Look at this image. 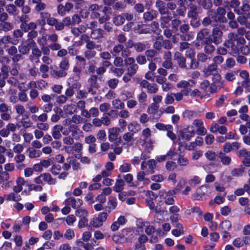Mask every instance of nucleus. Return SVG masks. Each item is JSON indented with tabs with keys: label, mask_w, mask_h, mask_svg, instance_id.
<instances>
[{
	"label": "nucleus",
	"mask_w": 250,
	"mask_h": 250,
	"mask_svg": "<svg viewBox=\"0 0 250 250\" xmlns=\"http://www.w3.org/2000/svg\"><path fill=\"white\" fill-rule=\"evenodd\" d=\"M174 59L176 61L178 66L181 68L187 70L195 69L199 66V62L196 59H192L189 64H186V59L179 52L177 51L174 53Z\"/></svg>",
	"instance_id": "nucleus-1"
},
{
	"label": "nucleus",
	"mask_w": 250,
	"mask_h": 250,
	"mask_svg": "<svg viewBox=\"0 0 250 250\" xmlns=\"http://www.w3.org/2000/svg\"><path fill=\"white\" fill-rule=\"evenodd\" d=\"M235 34L229 33L228 35V39L224 42L223 45L229 49V53L232 55H236L239 52L238 47L235 44Z\"/></svg>",
	"instance_id": "nucleus-2"
},
{
	"label": "nucleus",
	"mask_w": 250,
	"mask_h": 250,
	"mask_svg": "<svg viewBox=\"0 0 250 250\" xmlns=\"http://www.w3.org/2000/svg\"><path fill=\"white\" fill-rule=\"evenodd\" d=\"M156 162L154 159H150L146 161H143L141 165V169L142 170H145L147 166L148 169L146 171L147 174H152L154 173V170L156 167Z\"/></svg>",
	"instance_id": "nucleus-3"
},
{
	"label": "nucleus",
	"mask_w": 250,
	"mask_h": 250,
	"mask_svg": "<svg viewBox=\"0 0 250 250\" xmlns=\"http://www.w3.org/2000/svg\"><path fill=\"white\" fill-rule=\"evenodd\" d=\"M73 7V4L69 2H66L64 5L60 4L57 7V13L61 16H64L66 13H70Z\"/></svg>",
	"instance_id": "nucleus-4"
},
{
	"label": "nucleus",
	"mask_w": 250,
	"mask_h": 250,
	"mask_svg": "<svg viewBox=\"0 0 250 250\" xmlns=\"http://www.w3.org/2000/svg\"><path fill=\"white\" fill-rule=\"evenodd\" d=\"M222 36L223 32L218 27L213 28L211 34L210 35L211 41L216 45L219 44L222 42Z\"/></svg>",
	"instance_id": "nucleus-5"
},
{
	"label": "nucleus",
	"mask_w": 250,
	"mask_h": 250,
	"mask_svg": "<svg viewBox=\"0 0 250 250\" xmlns=\"http://www.w3.org/2000/svg\"><path fill=\"white\" fill-rule=\"evenodd\" d=\"M210 37H207L201 42V45L204 46V51L208 55L211 54L215 50V46L212 44Z\"/></svg>",
	"instance_id": "nucleus-6"
},
{
	"label": "nucleus",
	"mask_w": 250,
	"mask_h": 250,
	"mask_svg": "<svg viewBox=\"0 0 250 250\" xmlns=\"http://www.w3.org/2000/svg\"><path fill=\"white\" fill-rule=\"evenodd\" d=\"M66 206H71L73 208H79L83 204V201L80 199H75L74 197H69L64 201Z\"/></svg>",
	"instance_id": "nucleus-7"
},
{
	"label": "nucleus",
	"mask_w": 250,
	"mask_h": 250,
	"mask_svg": "<svg viewBox=\"0 0 250 250\" xmlns=\"http://www.w3.org/2000/svg\"><path fill=\"white\" fill-rule=\"evenodd\" d=\"M155 6L158 9L161 16L170 15V12L167 7H166L165 3L163 1L157 0L156 1Z\"/></svg>",
	"instance_id": "nucleus-8"
},
{
	"label": "nucleus",
	"mask_w": 250,
	"mask_h": 250,
	"mask_svg": "<svg viewBox=\"0 0 250 250\" xmlns=\"http://www.w3.org/2000/svg\"><path fill=\"white\" fill-rule=\"evenodd\" d=\"M192 124L197 127L196 132L198 135H204L207 133V130L203 125L202 120L195 119L193 120Z\"/></svg>",
	"instance_id": "nucleus-9"
},
{
	"label": "nucleus",
	"mask_w": 250,
	"mask_h": 250,
	"mask_svg": "<svg viewBox=\"0 0 250 250\" xmlns=\"http://www.w3.org/2000/svg\"><path fill=\"white\" fill-rule=\"evenodd\" d=\"M121 129L118 127H114L108 129V140L110 142L116 141L118 137Z\"/></svg>",
	"instance_id": "nucleus-10"
},
{
	"label": "nucleus",
	"mask_w": 250,
	"mask_h": 250,
	"mask_svg": "<svg viewBox=\"0 0 250 250\" xmlns=\"http://www.w3.org/2000/svg\"><path fill=\"white\" fill-rule=\"evenodd\" d=\"M159 195L162 198L165 199V203L167 205H171L174 204V200L173 197H170L172 195L168 193V192H166L165 190H160L159 192Z\"/></svg>",
	"instance_id": "nucleus-11"
},
{
	"label": "nucleus",
	"mask_w": 250,
	"mask_h": 250,
	"mask_svg": "<svg viewBox=\"0 0 250 250\" xmlns=\"http://www.w3.org/2000/svg\"><path fill=\"white\" fill-rule=\"evenodd\" d=\"M63 128V126L61 125H55L52 128L51 134L54 139H60L62 137L61 132Z\"/></svg>",
	"instance_id": "nucleus-12"
},
{
	"label": "nucleus",
	"mask_w": 250,
	"mask_h": 250,
	"mask_svg": "<svg viewBox=\"0 0 250 250\" xmlns=\"http://www.w3.org/2000/svg\"><path fill=\"white\" fill-rule=\"evenodd\" d=\"M100 9V6L97 4H91L88 7V11L90 13V18L92 19H98L100 16V13L98 11Z\"/></svg>",
	"instance_id": "nucleus-13"
},
{
	"label": "nucleus",
	"mask_w": 250,
	"mask_h": 250,
	"mask_svg": "<svg viewBox=\"0 0 250 250\" xmlns=\"http://www.w3.org/2000/svg\"><path fill=\"white\" fill-rule=\"evenodd\" d=\"M158 15L157 11L155 10L151 9L149 11H146L143 14V19L145 21H150L153 19H156Z\"/></svg>",
	"instance_id": "nucleus-14"
},
{
	"label": "nucleus",
	"mask_w": 250,
	"mask_h": 250,
	"mask_svg": "<svg viewBox=\"0 0 250 250\" xmlns=\"http://www.w3.org/2000/svg\"><path fill=\"white\" fill-rule=\"evenodd\" d=\"M125 182L122 179L121 176L119 175L118 179L116 180L114 186L113 187V190L116 192H121L124 189Z\"/></svg>",
	"instance_id": "nucleus-15"
},
{
	"label": "nucleus",
	"mask_w": 250,
	"mask_h": 250,
	"mask_svg": "<svg viewBox=\"0 0 250 250\" xmlns=\"http://www.w3.org/2000/svg\"><path fill=\"white\" fill-rule=\"evenodd\" d=\"M217 67L212 63L209 64L208 67L205 68L203 70L204 75L205 77H208L209 76L218 73L217 72Z\"/></svg>",
	"instance_id": "nucleus-16"
},
{
	"label": "nucleus",
	"mask_w": 250,
	"mask_h": 250,
	"mask_svg": "<svg viewBox=\"0 0 250 250\" xmlns=\"http://www.w3.org/2000/svg\"><path fill=\"white\" fill-rule=\"evenodd\" d=\"M212 83L215 84L219 88H224L225 87V81L222 79V77L219 73L213 75L212 78Z\"/></svg>",
	"instance_id": "nucleus-17"
},
{
	"label": "nucleus",
	"mask_w": 250,
	"mask_h": 250,
	"mask_svg": "<svg viewBox=\"0 0 250 250\" xmlns=\"http://www.w3.org/2000/svg\"><path fill=\"white\" fill-rule=\"evenodd\" d=\"M68 129L71 135L75 138L79 137V135L83 133L78 125L75 124H72L68 126Z\"/></svg>",
	"instance_id": "nucleus-18"
},
{
	"label": "nucleus",
	"mask_w": 250,
	"mask_h": 250,
	"mask_svg": "<svg viewBox=\"0 0 250 250\" xmlns=\"http://www.w3.org/2000/svg\"><path fill=\"white\" fill-rule=\"evenodd\" d=\"M146 174H147L146 171L145 172L144 170L138 172L136 176L137 180L139 182H143V184H149L150 181L149 178L146 177Z\"/></svg>",
	"instance_id": "nucleus-19"
},
{
	"label": "nucleus",
	"mask_w": 250,
	"mask_h": 250,
	"mask_svg": "<svg viewBox=\"0 0 250 250\" xmlns=\"http://www.w3.org/2000/svg\"><path fill=\"white\" fill-rule=\"evenodd\" d=\"M209 30L208 28H203L200 30L197 33L196 36V40L198 41H203L204 40L209 36Z\"/></svg>",
	"instance_id": "nucleus-20"
},
{
	"label": "nucleus",
	"mask_w": 250,
	"mask_h": 250,
	"mask_svg": "<svg viewBox=\"0 0 250 250\" xmlns=\"http://www.w3.org/2000/svg\"><path fill=\"white\" fill-rule=\"evenodd\" d=\"M189 10L188 12V16L189 18L195 19L198 15V10L199 7H197L196 5L193 3L189 4Z\"/></svg>",
	"instance_id": "nucleus-21"
},
{
	"label": "nucleus",
	"mask_w": 250,
	"mask_h": 250,
	"mask_svg": "<svg viewBox=\"0 0 250 250\" xmlns=\"http://www.w3.org/2000/svg\"><path fill=\"white\" fill-rule=\"evenodd\" d=\"M189 127L183 129L181 132V136L183 139H186L187 141H189L192 137H193L195 134V131L194 129L192 130H188Z\"/></svg>",
	"instance_id": "nucleus-22"
},
{
	"label": "nucleus",
	"mask_w": 250,
	"mask_h": 250,
	"mask_svg": "<svg viewBox=\"0 0 250 250\" xmlns=\"http://www.w3.org/2000/svg\"><path fill=\"white\" fill-rule=\"evenodd\" d=\"M21 28L25 32L29 30H35L37 27L36 23L34 22H30L29 23H21L20 26Z\"/></svg>",
	"instance_id": "nucleus-23"
},
{
	"label": "nucleus",
	"mask_w": 250,
	"mask_h": 250,
	"mask_svg": "<svg viewBox=\"0 0 250 250\" xmlns=\"http://www.w3.org/2000/svg\"><path fill=\"white\" fill-rule=\"evenodd\" d=\"M32 3L35 5L34 9L36 12H40L46 8V4L42 2V0H32Z\"/></svg>",
	"instance_id": "nucleus-24"
},
{
	"label": "nucleus",
	"mask_w": 250,
	"mask_h": 250,
	"mask_svg": "<svg viewBox=\"0 0 250 250\" xmlns=\"http://www.w3.org/2000/svg\"><path fill=\"white\" fill-rule=\"evenodd\" d=\"M172 17L170 15L161 16L160 18V26L162 28L168 27L169 22L171 20Z\"/></svg>",
	"instance_id": "nucleus-25"
},
{
	"label": "nucleus",
	"mask_w": 250,
	"mask_h": 250,
	"mask_svg": "<svg viewBox=\"0 0 250 250\" xmlns=\"http://www.w3.org/2000/svg\"><path fill=\"white\" fill-rule=\"evenodd\" d=\"M195 84V82L192 80L188 81H181L179 82L176 86L178 88H188V87H192Z\"/></svg>",
	"instance_id": "nucleus-26"
},
{
	"label": "nucleus",
	"mask_w": 250,
	"mask_h": 250,
	"mask_svg": "<svg viewBox=\"0 0 250 250\" xmlns=\"http://www.w3.org/2000/svg\"><path fill=\"white\" fill-rule=\"evenodd\" d=\"M237 75V70H229L225 74L224 78L229 82H233L235 81Z\"/></svg>",
	"instance_id": "nucleus-27"
},
{
	"label": "nucleus",
	"mask_w": 250,
	"mask_h": 250,
	"mask_svg": "<svg viewBox=\"0 0 250 250\" xmlns=\"http://www.w3.org/2000/svg\"><path fill=\"white\" fill-rule=\"evenodd\" d=\"M26 151L28 153V156L31 159L40 157L42 154L40 150H37L33 147L28 148Z\"/></svg>",
	"instance_id": "nucleus-28"
},
{
	"label": "nucleus",
	"mask_w": 250,
	"mask_h": 250,
	"mask_svg": "<svg viewBox=\"0 0 250 250\" xmlns=\"http://www.w3.org/2000/svg\"><path fill=\"white\" fill-rule=\"evenodd\" d=\"M63 111L66 114L72 115L77 112V108L75 104L71 103L64 106Z\"/></svg>",
	"instance_id": "nucleus-29"
},
{
	"label": "nucleus",
	"mask_w": 250,
	"mask_h": 250,
	"mask_svg": "<svg viewBox=\"0 0 250 250\" xmlns=\"http://www.w3.org/2000/svg\"><path fill=\"white\" fill-rule=\"evenodd\" d=\"M98 76L96 75H92L87 80L88 86L94 87L95 89H98L100 87L97 82Z\"/></svg>",
	"instance_id": "nucleus-30"
},
{
	"label": "nucleus",
	"mask_w": 250,
	"mask_h": 250,
	"mask_svg": "<svg viewBox=\"0 0 250 250\" xmlns=\"http://www.w3.org/2000/svg\"><path fill=\"white\" fill-rule=\"evenodd\" d=\"M182 116L185 120H191L197 116V114L194 111L185 110L183 112Z\"/></svg>",
	"instance_id": "nucleus-31"
},
{
	"label": "nucleus",
	"mask_w": 250,
	"mask_h": 250,
	"mask_svg": "<svg viewBox=\"0 0 250 250\" xmlns=\"http://www.w3.org/2000/svg\"><path fill=\"white\" fill-rule=\"evenodd\" d=\"M104 33V31L101 28L94 29L91 32L90 37L94 40L99 39L103 37Z\"/></svg>",
	"instance_id": "nucleus-32"
},
{
	"label": "nucleus",
	"mask_w": 250,
	"mask_h": 250,
	"mask_svg": "<svg viewBox=\"0 0 250 250\" xmlns=\"http://www.w3.org/2000/svg\"><path fill=\"white\" fill-rule=\"evenodd\" d=\"M231 228V224L230 221L225 220L221 222L219 226V229L221 232L229 231Z\"/></svg>",
	"instance_id": "nucleus-33"
},
{
	"label": "nucleus",
	"mask_w": 250,
	"mask_h": 250,
	"mask_svg": "<svg viewBox=\"0 0 250 250\" xmlns=\"http://www.w3.org/2000/svg\"><path fill=\"white\" fill-rule=\"evenodd\" d=\"M144 143L142 145L143 147V150L145 152H146L147 153H150L153 148V143L151 140L146 141L143 140Z\"/></svg>",
	"instance_id": "nucleus-34"
},
{
	"label": "nucleus",
	"mask_w": 250,
	"mask_h": 250,
	"mask_svg": "<svg viewBox=\"0 0 250 250\" xmlns=\"http://www.w3.org/2000/svg\"><path fill=\"white\" fill-rule=\"evenodd\" d=\"M177 163L179 166L186 167L189 165V160L184 155L179 154Z\"/></svg>",
	"instance_id": "nucleus-35"
},
{
	"label": "nucleus",
	"mask_w": 250,
	"mask_h": 250,
	"mask_svg": "<svg viewBox=\"0 0 250 250\" xmlns=\"http://www.w3.org/2000/svg\"><path fill=\"white\" fill-rule=\"evenodd\" d=\"M219 158H220V161L223 165L229 166L231 162V158L221 152L219 153Z\"/></svg>",
	"instance_id": "nucleus-36"
},
{
	"label": "nucleus",
	"mask_w": 250,
	"mask_h": 250,
	"mask_svg": "<svg viewBox=\"0 0 250 250\" xmlns=\"http://www.w3.org/2000/svg\"><path fill=\"white\" fill-rule=\"evenodd\" d=\"M14 28V25L8 21H3L0 23V30L7 32Z\"/></svg>",
	"instance_id": "nucleus-37"
},
{
	"label": "nucleus",
	"mask_w": 250,
	"mask_h": 250,
	"mask_svg": "<svg viewBox=\"0 0 250 250\" xmlns=\"http://www.w3.org/2000/svg\"><path fill=\"white\" fill-rule=\"evenodd\" d=\"M112 105L116 110L123 109L125 107V104L119 98H116L112 101Z\"/></svg>",
	"instance_id": "nucleus-38"
},
{
	"label": "nucleus",
	"mask_w": 250,
	"mask_h": 250,
	"mask_svg": "<svg viewBox=\"0 0 250 250\" xmlns=\"http://www.w3.org/2000/svg\"><path fill=\"white\" fill-rule=\"evenodd\" d=\"M6 11L11 15L16 16L19 12V10L17 9L15 5L13 4H7L5 6Z\"/></svg>",
	"instance_id": "nucleus-39"
},
{
	"label": "nucleus",
	"mask_w": 250,
	"mask_h": 250,
	"mask_svg": "<svg viewBox=\"0 0 250 250\" xmlns=\"http://www.w3.org/2000/svg\"><path fill=\"white\" fill-rule=\"evenodd\" d=\"M66 161L71 163L74 170H77L80 168V164L73 157H69L66 159Z\"/></svg>",
	"instance_id": "nucleus-40"
},
{
	"label": "nucleus",
	"mask_w": 250,
	"mask_h": 250,
	"mask_svg": "<svg viewBox=\"0 0 250 250\" xmlns=\"http://www.w3.org/2000/svg\"><path fill=\"white\" fill-rule=\"evenodd\" d=\"M157 53V51L155 49H148L145 51V55L147 57V60L150 61L155 60L154 57Z\"/></svg>",
	"instance_id": "nucleus-41"
},
{
	"label": "nucleus",
	"mask_w": 250,
	"mask_h": 250,
	"mask_svg": "<svg viewBox=\"0 0 250 250\" xmlns=\"http://www.w3.org/2000/svg\"><path fill=\"white\" fill-rule=\"evenodd\" d=\"M43 181L47 182L49 185H54L56 183L55 179H53L48 173L42 174Z\"/></svg>",
	"instance_id": "nucleus-42"
},
{
	"label": "nucleus",
	"mask_w": 250,
	"mask_h": 250,
	"mask_svg": "<svg viewBox=\"0 0 250 250\" xmlns=\"http://www.w3.org/2000/svg\"><path fill=\"white\" fill-rule=\"evenodd\" d=\"M237 73L240 78L242 80V81H246L250 79V74L246 70H238Z\"/></svg>",
	"instance_id": "nucleus-43"
},
{
	"label": "nucleus",
	"mask_w": 250,
	"mask_h": 250,
	"mask_svg": "<svg viewBox=\"0 0 250 250\" xmlns=\"http://www.w3.org/2000/svg\"><path fill=\"white\" fill-rule=\"evenodd\" d=\"M197 2L199 5H201L205 9H209L212 5L210 0H197Z\"/></svg>",
	"instance_id": "nucleus-44"
},
{
	"label": "nucleus",
	"mask_w": 250,
	"mask_h": 250,
	"mask_svg": "<svg viewBox=\"0 0 250 250\" xmlns=\"http://www.w3.org/2000/svg\"><path fill=\"white\" fill-rule=\"evenodd\" d=\"M70 67L69 58L65 57L62 59V61L59 64V67L60 69H62L65 71H66L69 69Z\"/></svg>",
	"instance_id": "nucleus-45"
},
{
	"label": "nucleus",
	"mask_w": 250,
	"mask_h": 250,
	"mask_svg": "<svg viewBox=\"0 0 250 250\" xmlns=\"http://www.w3.org/2000/svg\"><path fill=\"white\" fill-rule=\"evenodd\" d=\"M30 48L28 45L23 42L18 46V50L20 53L22 55H26L29 53Z\"/></svg>",
	"instance_id": "nucleus-46"
},
{
	"label": "nucleus",
	"mask_w": 250,
	"mask_h": 250,
	"mask_svg": "<svg viewBox=\"0 0 250 250\" xmlns=\"http://www.w3.org/2000/svg\"><path fill=\"white\" fill-rule=\"evenodd\" d=\"M113 22L116 26H120L123 24L125 22V19L123 14L115 16L113 18Z\"/></svg>",
	"instance_id": "nucleus-47"
},
{
	"label": "nucleus",
	"mask_w": 250,
	"mask_h": 250,
	"mask_svg": "<svg viewBox=\"0 0 250 250\" xmlns=\"http://www.w3.org/2000/svg\"><path fill=\"white\" fill-rule=\"evenodd\" d=\"M85 47L88 50H93L95 48H96L99 51L102 50L101 45H96L95 42L91 40L86 44Z\"/></svg>",
	"instance_id": "nucleus-48"
},
{
	"label": "nucleus",
	"mask_w": 250,
	"mask_h": 250,
	"mask_svg": "<svg viewBox=\"0 0 250 250\" xmlns=\"http://www.w3.org/2000/svg\"><path fill=\"white\" fill-rule=\"evenodd\" d=\"M124 45L121 44H118L114 46L112 50L110 51L111 54L113 55L117 56L121 52L123 49Z\"/></svg>",
	"instance_id": "nucleus-49"
},
{
	"label": "nucleus",
	"mask_w": 250,
	"mask_h": 250,
	"mask_svg": "<svg viewBox=\"0 0 250 250\" xmlns=\"http://www.w3.org/2000/svg\"><path fill=\"white\" fill-rule=\"evenodd\" d=\"M52 75L54 77L58 78L65 77L67 73L66 71L62 69H60V70L57 69L53 70Z\"/></svg>",
	"instance_id": "nucleus-50"
},
{
	"label": "nucleus",
	"mask_w": 250,
	"mask_h": 250,
	"mask_svg": "<svg viewBox=\"0 0 250 250\" xmlns=\"http://www.w3.org/2000/svg\"><path fill=\"white\" fill-rule=\"evenodd\" d=\"M208 15L212 21H220V18H218L217 13L214 10H209L208 12Z\"/></svg>",
	"instance_id": "nucleus-51"
},
{
	"label": "nucleus",
	"mask_w": 250,
	"mask_h": 250,
	"mask_svg": "<svg viewBox=\"0 0 250 250\" xmlns=\"http://www.w3.org/2000/svg\"><path fill=\"white\" fill-rule=\"evenodd\" d=\"M108 207L107 208L109 209H114L117 205V199L113 196H110L108 201Z\"/></svg>",
	"instance_id": "nucleus-52"
},
{
	"label": "nucleus",
	"mask_w": 250,
	"mask_h": 250,
	"mask_svg": "<svg viewBox=\"0 0 250 250\" xmlns=\"http://www.w3.org/2000/svg\"><path fill=\"white\" fill-rule=\"evenodd\" d=\"M103 224V223L97 217L92 218L90 222V226L95 228H99L102 226Z\"/></svg>",
	"instance_id": "nucleus-53"
},
{
	"label": "nucleus",
	"mask_w": 250,
	"mask_h": 250,
	"mask_svg": "<svg viewBox=\"0 0 250 250\" xmlns=\"http://www.w3.org/2000/svg\"><path fill=\"white\" fill-rule=\"evenodd\" d=\"M41 56V50L35 46L32 49V55L30 56L29 58L32 61L34 56L39 59Z\"/></svg>",
	"instance_id": "nucleus-54"
},
{
	"label": "nucleus",
	"mask_w": 250,
	"mask_h": 250,
	"mask_svg": "<svg viewBox=\"0 0 250 250\" xmlns=\"http://www.w3.org/2000/svg\"><path fill=\"white\" fill-rule=\"evenodd\" d=\"M88 214V213L87 210L83 208H78L75 211V215L80 218L84 217H87Z\"/></svg>",
	"instance_id": "nucleus-55"
},
{
	"label": "nucleus",
	"mask_w": 250,
	"mask_h": 250,
	"mask_svg": "<svg viewBox=\"0 0 250 250\" xmlns=\"http://www.w3.org/2000/svg\"><path fill=\"white\" fill-rule=\"evenodd\" d=\"M159 108V105L153 103L148 105L147 109V112L149 114H155L157 111H158Z\"/></svg>",
	"instance_id": "nucleus-56"
},
{
	"label": "nucleus",
	"mask_w": 250,
	"mask_h": 250,
	"mask_svg": "<svg viewBox=\"0 0 250 250\" xmlns=\"http://www.w3.org/2000/svg\"><path fill=\"white\" fill-rule=\"evenodd\" d=\"M205 156L208 160L214 161L216 160L217 155L214 151L212 150H208L205 153Z\"/></svg>",
	"instance_id": "nucleus-57"
},
{
	"label": "nucleus",
	"mask_w": 250,
	"mask_h": 250,
	"mask_svg": "<svg viewBox=\"0 0 250 250\" xmlns=\"http://www.w3.org/2000/svg\"><path fill=\"white\" fill-rule=\"evenodd\" d=\"M139 125L135 122L130 123L128 125L127 128L129 132H133L135 133L138 131L139 129H137V127H139Z\"/></svg>",
	"instance_id": "nucleus-58"
},
{
	"label": "nucleus",
	"mask_w": 250,
	"mask_h": 250,
	"mask_svg": "<svg viewBox=\"0 0 250 250\" xmlns=\"http://www.w3.org/2000/svg\"><path fill=\"white\" fill-rule=\"evenodd\" d=\"M197 192L200 195H205L210 193L208 191V186L207 185L201 186L197 189Z\"/></svg>",
	"instance_id": "nucleus-59"
},
{
	"label": "nucleus",
	"mask_w": 250,
	"mask_h": 250,
	"mask_svg": "<svg viewBox=\"0 0 250 250\" xmlns=\"http://www.w3.org/2000/svg\"><path fill=\"white\" fill-rule=\"evenodd\" d=\"M138 68L139 66L137 64L129 65L127 68L126 72L134 76L136 73Z\"/></svg>",
	"instance_id": "nucleus-60"
},
{
	"label": "nucleus",
	"mask_w": 250,
	"mask_h": 250,
	"mask_svg": "<svg viewBox=\"0 0 250 250\" xmlns=\"http://www.w3.org/2000/svg\"><path fill=\"white\" fill-rule=\"evenodd\" d=\"M88 225V220L87 217L80 218L78 222V228L82 229L87 227Z\"/></svg>",
	"instance_id": "nucleus-61"
},
{
	"label": "nucleus",
	"mask_w": 250,
	"mask_h": 250,
	"mask_svg": "<svg viewBox=\"0 0 250 250\" xmlns=\"http://www.w3.org/2000/svg\"><path fill=\"white\" fill-rule=\"evenodd\" d=\"M147 96L144 91H141L138 95L137 99L140 104L146 103L147 101Z\"/></svg>",
	"instance_id": "nucleus-62"
},
{
	"label": "nucleus",
	"mask_w": 250,
	"mask_h": 250,
	"mask_svg": "<svg viewBox=\"0 0 250 250\" xmlns=\"http://www.w3.org/2000/svg\"><path fill=\"white\" fill-rule=\"evenodd\" d=\"M134 134L133 132H130L125 133L123 135V139L126 143H129L134 140Z\"/></svg>",
	"instance_id": "nucleus-63"
},
{
	"label": "nucleus",
	"mask_w": 250,
	"mask_h": 250,
	"mask_svg": "<svg viewBox=\"0 0 250 250\" xmlns=\"http://www.w3.org/2000/svg\"><path fill=\"white\" fill-rule=\"evenodd\" d=\"M72 123L73 124H79L83 122V119L80 115L75 114L71 118Z\"/></svg>",
	"instance_id": "nucleus-64"
}]
</instances>
